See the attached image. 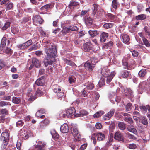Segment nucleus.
<instances>
[{
    "label": "nucleus",
    "instance_id": "nucleus-62",
    "mask_svg": "<svg viewBox=\"0 0 150 150\" xmlns=\"http://www.w3.org/2000/svg\"><path fill=\"white\" fill-rule=\"evenodd\" d=\"M131 52L133 56L134 57H137L138 55V53L137 51L132 50Z\"/></svg>",
    "mask_w": 150,
    "mask_h": 150
},
{
    "label": "nucleus",
    "instance_id": "nucleus-37",
    "mask_svg": "<svg viewBox=\"0 0 150 150\" xmlns=\"http://www.w3.org/2000/svg\"><path fill=\"white\" fill-rule=\"evenodd\" d=\"M85 86H86V87L87 89L88 90H92L94 87L93 84L91 82H88L86 83L85 84Z\"/></svg>",
    "mask_w": 150,
    "mask_h": 150
},
{
    "label": "nucleus",
    "instance_id": "nucleus-6",
    "mask_svg": "<svg viewBox=\"0 0 150 150\" xmlns=\"http://www.w3.org/2000/svg\"><path fill=\"white\" fill-rule=\"evenodd\" d=\"M55 59L52 58H49L48 57H46L43 61L44 65L46 67L49 65H52L53 62H54Z\"/></svg>",
    "mask_w": 150,
    "mask_h": 150
},
{
    "label": "nucleus",
    "instance_id": "nucleus-54",
    "mask_svg": "<svg viewBox=\"0 0 150 150\" xmlns=\"http://www.w3.org/2000/svg\"><path fill=\"white\" fill-rule=\"evenodd\" d=\"M11 104L8 102L1 101L0 102V106L3 107L6 105H10Z\"/></svg>",
    "mask_w": 150,
    "mask_h": 150
},
{
    "label": "nucleus",
    "instance_id": "nucleus-53",
    "mask_svg": "<svg viewBox=\"0 0 150 150\" xmlns=\"http://www.w3.org/2000/svg\"><path fill=\"white\" fill-rule=\"evenodd\" d=\"M107 16L109 19L111 20H114L116 17L115 16L111 13L107 14Z\"/></svg>",
    "mask_w": 150,
    "mask_h": 150
},
{
    "label": "nucleus",
    "instance_id": "nucleus-33",
    "mask_svg": "<svg viewBox=\"0 0 150 150\" xmlns=\"http://www.w3.org/2000/svg\"><path fill=\"white\" fill-rule=\"evenodd\" d=\"M139 107L142 111L143 113H145L146 112L147 110L149 109V106L148 105L146 106L142 105L140 106Z\"/></svg>",
    "mask_w": 150,
    "mask_h": 150
},
{
    "label": "nucleus",
    "instance_id": "nucleus-27",
    "mask_svg": "<svg viewBox=\"0 0 150 150\" xmlns=\"http://www.w3.org/2000/svg\"><path fill=\"white\" fill-rule=\"evenodd\" d=\"M146 18V15L144 14L139 15L136 16L135 17V19L137 20H143Z\"/></svg>",
    "mask_w": 150,
    "mask_h": 150
},
{
    "label": "nucleus",
    "instance_id": "nucleus-22",
    "mask_svg": "<svg viewBox=\"0 0 150 150\" xmlns=\"http://www.w3.org/2000/svg\"><path fill=\"white\" fill-rule=\"evenodd\" d=\"M146 70L145 69H142L139 72L138 75L140 77H144L146 74Z\"/></svg>",
    "mask_w": 150,
    "mask_h": 150
},
{
    "label": "nucleus",
    "instance_id": "nucleus-7",
    "mask_svg": "<svg viewBox=\"0 0 150 150\" xmlns=\"http://www.w3.org/2000/svg\"><path fill=\"white\" fill-rule=\"evenodd\" d=\"M71 131L75 139L79 138L80 137V134L79 133L76 127H72Z\"/></svg>",
    "mask_w": 150,
    "mask_h": 150
},
{
    "label": "nucleus",
    "instance_id": "nucleus-20",
    "mask_svg": "<svg viewBox=\"0 0 150 150\" xmlns=\"http://www.w3.org/2000/svg\"><path fill=\"white\" fill-rule=\"evenodd\" d=\"M45 91L44 88H38L36 92V94L38 96H40L44 94V92Z\"/></svg>",
    "mask_w": 150,
    "mask_h": 150
},
{
    "label": "nucleus",
    "instance_id": "nucleus-49",
    "mask_svg": "<svg viewBox=\"0 0 150 150\" xmlns=\"http://www.w3.org/2000/svg\"><path fill=\"white\" fill-rule=\"evenodd\" d=\"M93 22V19L91 18H88L86 21V23L89 26H90L92 24Z\"/></svg>",
    "mask_w": 150,
    "mask_h": 150
},
{
    "label": "nucleus",
    "instance_id": "nucleus-44",
    "mask_svg": "<svg viewBox=\"0 0 150 150\" xmlns=\"http://www.w3.org/2000/svg\"><path fill=\"white\" fill-rule=\"evenodd\" d=\"M11 23L10 22H7L4 24V25L2 28V29L5 30L8 28L10 25Z\"/></svg>",
    "mask_w": 150,
    "mask_h": 150
},
{
    "label": "nucleus",
    "instance_id": "nucleus-3",
    "mask_svg": "<svg viewBox=\"0 0 150 150\" xmlns=\"http://www.w3.org/2000/svg\"><path fill=\"white\" fill-rule=\"evenodd\" d=\"M98 62V60L94 57H92L91 59V63L87 62L84 64L85 68L89 71L92 70L93 68L94 67V65Z\"/></svg>",
    "mask_w": 150,
    "mask_h": 150
},
{
    "label": "nucleus",
    "instance_id": "nucleus-57",
    "mask_svg": "<svg viewBox=\"0 0 150 150\" xmlns=\"http://www.w3.org/2000/svg\"><path fill=\"white\" fill-rule=\"evenodd\" d=\"M132 105L131 103L127 104L126 106V109L127 111H130L132 109Z\"/></svg>",
    "mask_w": 150,
    "mask_h": 150
},
{
    "label": "nucleus",
    "instance_id": "nucleus-11",
    "mask_svg": "<svg viewBox=\"0 0 150 150\" xmlns=\"http://www.w3.org/2000/svg\"><path fill=\"white\" fill-rule=\"evenodd\" d=\"M32 64L36 68H39L41 65L40 61L35 58L32 59Z\"/></svg>",
    "mask_w": 150,
    "mask_h": 150
},
{
    "label": "nucleus",
    "instance_id": "nucleus-41",
    "mask_svg": "<svg viewBox=\"0 0 150 150\" xmlns=\"http://www.w3.org/2000/svg\"><path fill=\"white\" fill-rule=\"evenodd\" d=\"M11 31L14 34H17L19 31V28L18 27H13L11 28Z\"/></svg>",
    "mask_w": 150,
    "mask_h": 150
},
{
    "label": "nucleus",
    "instance_id": "nucleus-23",
    "mask_svg": "<svg viewBox=\"0 0 150 150\" xmlns=\"http://www.w3.org/2000/svg\"><path fill=\"white\" fill-rule=\"evenodd\" d=\"M46 145L45 142H43L41 145L37 144L35 146V147L38 150H44V148Z\"/></svg>",
    "mask_w": 150,
    "mask_h": 150
},
{
    "label": "nucleus",
    "instance_id": "nucleus-14",
    "mask_svg": "<svg viewBox=\"0 0 150 150\" xmlns=\"http://www.w3.org/2000/svg\"><path fill=\"white\" fill-rule=\"evenodd\" d=\"M94 135L97 137V139L99 141L103 140L105 138L104 134L102 133H98L94 134Z\"/></svg>",
    "mask_w": 150,
    "mask_h": 150
},
{
    "label": "nucleus",
    "instance_id": "nucleus-38",
    "mask_svg": "<svg viewBox=\"0 0 150 150\" xmlns=\"http://www.w3.org/2000/svg\"><path fill=\"white\" fill-rule=\"evenodd\" d=\"M66 28L69 31H75L78 30V28L76 26H71L69 27H67Z\"/></svg>",
    "mask_w": 150,
    "mask_h": 150
},
{
    "label": "nucleus",
    "instance_id": "nucleus-21",
    "mask_svg": "<svg viewBox=\"0 0 150 150\" xmlns=\"http://www.w3.org/2000/svg\"><path fill=\"white\" fill-rule=\"evenodd\" d=\"M115 73L114 72H111V73L109 75L106 76L107 79L106 82L108 83L110 82L114 76H115Z\"/></svg>",
    "mask_w": 150,
    "mask_h": 150
},
{
    "label": "nucleus",
    "instance_id": "nucleus-42",
    "mask_svg": "<svg viewBox=\"0 0 150 150\" xmlns=\"http://www.w3.org/2000/svg\"><path fill=\"white\" fill-rule=\"evenodd\" d=\"M119 5V4L117 1V0H113L111 6H112L114 8L116 9Z\"/></svg>",
    "mask_w": 150,
    "mask_h": 150
},
{
    "label": "nucleus",
    "instance_id": "nucleus-24",
    "mask_svg": "<svg viewBox=\"0 0 150 150\" xmlns=\"http://www.w3.org/2000/svg\"><path fill=\"white\" fill-rule=\"evenodd\" d=\"M123 42L125 43L128 44L130 39L129 36L127 35H123L122 36Z\"/></svg>",
    "mask_w": 150,
    "mask_h": 150
},
{
    "label": "nucleus",
    "instance_id": "nucleus-36",
    "mask_svg": "<svg viewBox=\"0 0 150 150\" xmlns=\"http://www.w3.org/2000/svg\"><path fill=\"white\" fill-rule=\"evenodd\" d=\"M64 62L66 64L74 66L75 65V64L72 61L67 59H63Z\"/></svg>",
    "mask_w": 150,
    "mask_h": 150
},
{
    "label": "nucleus",
    "instance_id": "nucleus-25",
    "mask_svg": "<svg viewBox=\"0 0 150 150\" xmlns=\"http://www.w3.org/2000/svg\"><path fill=\"white\" fill-rule=\"evenodd\" d=\"M127 130L131 132H132L135 134L137 133L136 129L134 128V126L131 125L127 127Z\"/></svg>",
    "mask_w": 150,
    "mask_h": 150
},
{
    "label": "nucleus",
    "instance_id": "nucleus-63",
    "mask_svg": "<svg viewBox=\"0 0 150 150\" xmlns=\"http://www.w3.org/2000/svg\"><path fill=\"white\" fill-rule=\"evenodd\" d=\"M93 12L94 13H96V11L97 10V8L98 7V5L96 4H94L93 5Z\"/></svg>",
    "mask_w": 150,
    "mask_h": 150
},
{
    "label": "nucleus",
    "instance_id": "nucleus-64",
    "mask_svg": "<svg viewBox=\"0 0 150 150\" xmlns=\"http://www.w3.org/2000/svg\"><path fill=\"white\" fill-rule=\"evenodd\" d=\"M32 41L30 40H28L25 42V44L26 45L27 47L28 46L30 45L31 44H32Z\"/></svg>",
    "mask_w": 150,
    "mask_h": 150
},
{
    "label": "nucleus",
    "instance_id": "nucleus-52",
    "mask_svg": "<svg viewBox=\"0 0 150 150\" xmlns=\"http://www.w3.org/2000/svg\"><path fill=\"white\" fill-rule=\"evenodd\" d=\"M17 47L20 49H24L27 47L26 45H25V43L22 44H19L17 45Z\"/></svg>",
    "mask_w": 150,
    "mask_h": 150
},
{
    "label": "nucleus",
    "instance_id": "nucleus-60",
    "mask_svg": "<svg viewBox=\"0 0 150 150\" xmlns=\"http://www.w3.org/2000/svg\"><path fill=\"white\" fill-rule=\"evenodd\" d=\"M105 84V81L104 79L101 78L99 81L98 85L101 87L103 85Z\"/></svg>",
    "mask_w": 150,
    "mask_h": 150
},
{
    "label": "nucleus",
    "instance_id": "nucleus-32",
    "mask_svg": "<svg viewBox=\"0 0 150 150\" xmlns=\"http://www.w3.org/2000/svg\"><path fill=\"white\" fill-rule=\"evenodd\" d=\"M43 43L44 47H46L45 48L50 49L51 48V47H54L48 41H44Z\"/></svg>",
    "mask_w": 150,
    "mask_h": 150
},
{
    "label": "nucleus",
    "instance_id": "nucleus-31",
    "mask_svg": "<svg viewBox=\"0 0 150 150\" xmlns=\"http://www.w3.org/2000/svg\"><path fill=\"white\" fill-rule=\"evenodd\" d=\"M88 33L90 36L92 37H95L99 34L98 31L97 30H90L88 31Z\"/></svg>",
    "mask_w": 150,
    "mask_h": 150
},
{
    "label": "nucleus",
    "instance_id": "nucleus-28",
    "mask_svg": "<svg viewBox=\"0 0 150 150\" xmlns=\"http://www.w3.org/2000/svg\"><path fill=\"white\" fill-rule=\"evenodd\" d=\"M49 123V120L47 119H45L43 121L41 122L40 125V128L41 129L42 128L43 126L46 125Z\"/></svg>",
    "mask_w": 150,
    "mask_h": 150
},
{
    "label": "nucleus",
    "instance_id": "nucleus-51",
    "mask_svg": "<svg viewBox=\"0 0 150 150\" xmlns=\"http://www.w3.org/2000/svg\"><path fill=\"white\" fill-rule=\"evenodd\" d=\"M5 52L7 54H11L13 51L9 47H6L4 50Z\"/></svg>",
    "mask_w": 150,
    "mask_h": 150
},
{
    "label": "nucleus",
    "instance_id": "nucleus-18",
    "mask_svg": "<svg viewBox=\"0 0 150 150\" xmlns=\"http://www.w3.org/2000/svg\"><path fill=\"white\" fill-rule=\"evenodd\" d=\"M9 135L7 132H3L0 137V139L2 141H8Z\"/></svg>",
    "mask_w": 150,
    "mask_h": 150
},
{
    "label": "nucleus",
    "instance_id": "nucleus-19",
    "mask_svg": "<svg viewBox=\"0 0 150 150\" xmlns=\"http://www.w3.org/2000/svg\"><path fill=\"white\" fill-rule=\"evenodd\" d=\"M114 138L117 140L122 141L123 140V137L122 135L119 132H117L115 133Z\"/></svg>",
    "mask_w": 150,
    "mask_h": 150
},
{
    "label": "nucleus",
    "instance_id": "nucleus-29",
    "mask_svg": "<svg viewBox=\"0 0 150 150\" xmlns=\"http://www.w3.org/2000/svg\"><path fill=\"white\" fill-rule=\"evenodd\" d=\"M51 133L53 138L57 139L59 138V136L58 134L55 130H52L51 131Z\"/></svg>",
    "mask_w": 150,
    "mask_h": 150
},
{
    "label": "nucleus",
    "instance_id": "nucleus-35",
    "mask_svg": "<svg viewBox=\"0 0 150 150\" xmlns=\"http://www.w3.org/2000/svg\"><path fill=\"white\" fill-rule=\"evenodd\" d=\"M118 127L120 129L124 130L126 128L125 124L123 122H120L118 124Z\"/></svg>",
    "mask_w": 150,
    "mask_h": 150
},
{
    "label": "nucleus",
    "instance_id": "nucleus-5",
    "mask_svg": "<svg viewBox=\"0 0 150 150\" xmlns=\"http://www.w3.org/2000/svg\"><path fill=\"white\" fill-rule=\"evenodd\" d=\"M32 19L34 24L35 25L42 24L44 22V20L39 15H35L34 16Z\"/></svg>",
    "mask_w": 150,
    "mask_h": 150
},
{
    "label": "nucleus",
    "instance_id": "nucleus-12",
    "mask_svg": "<svg viewBox=\"0 0 150 150\" xmlns=\"http://www.w3.org/2000/svg\"><path fill=\"white\" fill-rule=\"evenodd\" d=\"M36 84L38 86H42L45 83V78L43 76L38 79L35 81Z\"/></svg>",
    "mask_w": 150,
    "mask_h": 150
},
{
    "label": "nucleus",
    "instance_id": "nucleus-15",
    "mask_svg": "<svg viewBox=\"0 0 150 150\" xmlns=\"http://www.w3.org/2000/svg\"><path fill=\"white\" fill-rule=\"evenodd\" d=\"M92 45L90 43H86L83 45L84 50L86 52H88L92 49Z\"/></svg>",
    "mask_w": 150,
    "mask_h": 150
},
{
    "label": "nucleus",
    "instance_id": "nucleus-34",
    "mask_svg": "<svg viewBox=\"0 0 150 150\" xmlns=\"http://www.w3.org/2000/svg\"><path fill=\"white\" fill-rule=\"evenodd\" d=\"M12 102L15 104H18L21 102L20 98L13 97L12 98Z\"/></svg>",
    "mask_w": 150,
    "mask_h": 150
},
{
    "label": "nucleus",
    "instance_id": "nucleus-55",
    "mask_svg": "<svg viewBox=\"0 0 150 150\" xmlns=\"http://www.w3.org/2000/svg\"><path fill=\"white\" fill-rule=\"evenodd\" d=\"M144 44L147 47H149L150 46V44L148 40L145 38H143L142 40Z\"/></svg>",
    "mask_w": 150,
    "mask_h": 150
},
{
    "label": "nucleus",
    "instance_id": "nucleus-8",
    "mask_svg": "<svg viewBox=\"0 0 150 150\" xmlns=\"http://www.w3.org/2000/svg\"><path fill=\"white\" fill-rule=\"evenodd\" d=\"M115 110L114 109L110 110L107 114L103 116V119L105 120H108L110 119L113 115Z\"/></svg>",
    "mask_w": 150,
    "mask_h": 150
},
{
    "label": "nucleus",
    "instance_id": "nucleus-10",
    "mask_svg": "<svg viewBox=\"0 0 150 150\" xmlns=\"http://www.w3.org/2000/svg\"><path fill=\"white\" fill-rule=\"evenodd\" d=\"M124 93L128 97H132L133 92L130 88H126L124 89Z\"/></svg>",
    "mask_w": 150,
    "mask_h": 150
},
{
    "label": "nucleus",
    "instance_id": "nucleus-13",
    "mask_svg": "<svg viewBox=\"0 0 150 150\" xmlns=\"http://www.w3.org/2000/svg\"><path fill=\"white\" fill-rule=\"evenodd\" d=\"M108 36V33L103 32L100 35V40L102 42H105Z\"/></svg>",
    "mask_w": 150,
    "mask_h": 150
},
{
    "label": "nucleus",
    "instance_id": "nucleus-61",
    "mask_svg": "<svg viewBox=\"0 0 150 150\" xmlns=\"http://www.w3.org/2000/svg\"><path fill=\"white\" fill-rule=\"evenodd\" d=\"M146 34L149 36H150V33L149 31L148 28L147 26H145L144 28Z\"/></svg>",
    "mask_w": 150,
    "mask_h": 150
},
{
    "label": "nucleus",
    "instance_id": "nucleus-56",
    "mask_svg": "<svg viewBox=\"0 0 150 150\" xmlns=\"http://www.w3.org/2000/svg\"><path fill=\"white\" fill-rule=\"evenodd\" d=\"M0 113L2 115H8V111L6 108L2 109L0 110Z\"/></svg>",
    "mask_w": 150,
    "mask_h": 150
},
{
    "label": "nucleus",
    "instance_id": "nucleus-4",
    "mask_svg": "<svg viewBox=\"0 0 150 150\" xmlns=\"http://www.w3.org/2000/svg\"><path fill=\"white\" fill-rule=\"evenodd\" d=\"M54 91L57 93V96L61 98L64 95V93L61 91L60 88L57 85H54L53 86Z\"/></svg>",
    "mask_w": 150,
    "mask_h": 150
},
{
    "label": "nucleus",
    "instance_id": "nucleus-46",
    "mask_svg": "<svg viewBox=\"0 0 150 150\" xmlns=\"http://www.w3.org/2000/svg\"><path fill=\"white\" fill-rule=\"evenodd\" d=\"M6 6L7 10H10L13 7V4L11 2H8L6 4Z\"/></svg>",
    "mask_w": 150,
    "mask_h": 150
},
{
    "label": "nucleus",
    "instance_id": "nucleus-30",
    "mask_svg": "<svg viewBox=\"0 0 150 150\" xmlns=\"http://www.w3.org/2000/svg\"><path fill=\"white\" fill-rule=\"evenodd\" d=\"M88 114V112L86 111L83 110L80 112V114H77L75 115V116L76 117H83L87 115Z\"/></svg>",
    "mask_w": 150,
    "mask_h": 150
},
{
    "label": "nucleus",
    "instance_id": "nucleus-45",
    "mask_svg": "<svg viewBox=\"0 0 150 150\" xmlns=\"http://www.w3.org/2000/svg\"><path fill=\"white\" fill-rule=\"evenodd\" d=\"M51 6V4H47L42 6L40 8V10L42 11L47 10L49 9Z\"/></svg>",
    "mask_w": 150,
    "mask_h": 150
},
{
    "label": "nucleus",
    "instance_id": "nucleus-39",
    "mask_svg": "<svg viewBox=\"0 0 150 150\" xmlns=\"http://www.w3.org/2000/svg\"><path fill=\"white\" fill-rule=\"evenodd\" d=\"M104 113V112L103 111H99L94 115L93 117L94 118L99 117Z\"/></svg>",
    "mask_w": 150,
    "mask_h": 150
},
{
    "label": "nucleus",
    "instance_id": "nucleus-48",
    "mask_svg": "<svg viewBox=\"0 0 150 150\" xmlns=\"http://www.w3.org/2000/svg\"><path fill=\"white\" fill-rule=\"evenodd\" d=\"M147 85V83L146 81L140 82L139 85V86L142 88H144L146 87Z\"/></svg>",
    "mask_w": 150,
    "mask_h": 150
},
{
    "label": "nucleus",
    "instance_id": "nucleus-26",
    "mask_svg": "<svg viewBox=\"0 0 150 150\" xmlns=\"http://www.w3.org/2000/svg\"><path fill=\"white\" fill-rule=\"evenodd\" d=\"M6 35H5L2 38L1 43V47L2 48L4 47L6 43Z\"/></svg>",
    "mask_w": 150,
    "mask_h": 150
},
{
    "label": "nucleus",
    "instance_id": "nucleus-43",
    "mask_svg": "<svg viewBox=\"0 0 150 150\" xmlns=\"http://www.w3.org/2000/svg\"><path fill=\"white\" fill-rule=\"evenodd\" d=\"M139 120H141V122L144 125H146L148 124L147 119L144 117L141 116V119Z\"/></svg>",
    "mask_w": 150,
    "mask_h": 150
},
{
    "label": "nucleus",
    "instance_id": "nucleus-1",
    "mask_svg": "<svg viewBox=\"0 0 150 150\" xmlns=\"http://www.w3.org/2000/svg\"><path fill=\"white\" fill-rule=\"evenodd\" d=\"M75 112L76 110L75 108L72 107L66 110H63L59 114V115L60 116L61 115L63 117H65L66 116L68 117H69L74 115Z\"/></svg>",
    "mask_w": 150,
    "mask_h": 150
},
{
    "label": "nucleus",
    "instance_id": "nucleus-59",
    "mask_svg": "<svg viewBox=\"0 0 150 150\" xmlns=\"http://www.w3.org/2000/svg\"><path fill=\"white\" fill-rule=\"evenodd\" d=\"M3 141V142L2 144L1 147L2 149H4L6 148L8 144V141Z\"/></svg>",
    "mask_w": 150,
    "mask_h": 150
},
{
    "label": "nucleus",
    "instance_id": "nucleus-2",
    "mask_svg": "<svg viewBox=\"0 0 150 150\" xmlns=\"http://www.w3.org/2000/svg\"><path fill=\"white\" fill-rule=\"evenodd\" d=\"M45 51L49 58L54 59L57 55V52L54 47H51V48H45Z\"/></svg>",
    "mask_w": 150,
    "mask_h": 150
},
{
    "label": "nucleus",
    "instance_id": "nucleus-40",
    "mask_svg": "<svg viewBox=\"0 0 150 150\" xmlns=\"http://www.w3.org/2000/svg\"><path fill=\"white\" fill-rule=\"evenodd\" d=\"M78 3L77 1H72L70 2L69 5L68 6V8L70 9L72 8V7L76 6L78 5Z\"/></svg>",
    "mask_w": 150,
    "mask_h": 150
},
{
    "label": "nucleus",
    "instance_id": "nucleus-50",
    "mask_svg": "<svg viewBox=\"0 0 150 150\" xmlns=\"http://www.w3.org/2000/svg\"><path fill=\"white\" fill-rule=\"evenodd\" d=\"M124 120L128 123L132 124L133 123V121L132 118L128 117H125L124 119Z\"/></svg>",
    "mask_w": 150,
    "mask_h": 150
},
{
    "label": "nucleus",
    "instance_id": "nucleus-17",
    "mask_svg": "<svg viewBox=\"0 0 150 150\" xmlns=\"http://www.w3.org/2000/svg\"><path fill=\"white\" fill-rule=\"evenodd\" d=\"M110 71L107 67H103L101 69V73L103 76L105 77L108 74Z\"/></svg>",
    "mask_w": 150,
    "mask_h": 150
},
{
    "label": "nucleus",
    "instance_id": "nucleus-47",
    "mask_svg": "<svg viewBox=\"0 0 150 150\" xmlns=\"http://www.w3.org/2000/svg\"><path fill=\"white\" fill-rule=\"evenodd\" d=\"M113 24L111 23H106L103 25V27L106 29H108L112 27Z\"/></svg>",
    "mask_w": 150,
    "mask_h": 150
},
{
    "label": "nucleus",
    "instance_id": "nucleus-16",
    "mask_svg": "<svg viewBox=\"0 0 150 150\" xmlns=\"http://www.w3.org/2000/svg\"><path fill=\"white\" fill-rule=\"evenodd\" d=\"M60 131L62 133H67L69 131V127L67 125L64 123L62 125L60 128Z\"/></svg>",
    "mask_w": 150,
    "mask_h": 150
},
{
    "label": "nucleus",
    "instance_id": "nucleus-58",
    "mask_svg": "<svg viewBox=\"0 0 150 150\" xmlns=\"http://www.w3.org/2000/svg\"><path fill=\"white\" fill-rule=\"evenodd\" d=\"M133 115L134 116L137 117L139 119H141V116L140 115L139 112L137 111H134L133 112Z\"/></svg>",
    "mask_w": 150,
    "mask_h": 150
},
{
    "label": "nucleus",
    "instance_id": "nucleus-9",
    "mask_svg": "<svg viewBox=\"0 0 150 150\" xmlns=\"http://www.w3.org/2000/svg\"><path fill=\"white\" fill-rule=\"evenodd\" d=\"M129 73L128 71L124 70L120 72L119 76L120 78H126L129 76Z\"/></svg>",
    "mask_w": 150,
    "mask_h": 150
}]
</instances>
